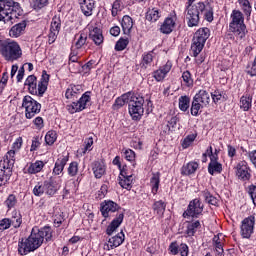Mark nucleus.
<instances>
[{"label":"nucleus","instance_id":"nucleus-63","mask_svg":"<svg viewBox=\"0 0 256 256\" xmlns=\"http://www.w3.org/2000/svg\"><path fill=\"white\" fill-rule=\"evenodd\" d=\"M41 143H42L41 137L34 136L32 138V144H31V147H30L31 153H34V151H37V149H39V147H41Z\"/></svg>","mask_w":256,"mask_h":256},{"label":"nucleus","instance_id":"nucleus-17","mask_svg":"<svg viewBox=\"0 0 256 256\" xmlns=\"http://www.w3.org/2000/svg\"><path fill=\"white\" fill-rule=\"evenodd\" d=\"M236 175L240 181H249L251 179V167L247 161L242 160L236 165Z\"/></svg>","mask_w":256,"mask_h":256},{"label":"nucleus","instance_id":"nucleus-41","mask_svg":"<svg viewBox=\"0 0 256 256\" xmlns=\"http://www.w3.org/2000/svg\"><path fill=\"white\" fill-rule=\"evenodd\" d=\"M132 95H133V92H128L118 97L115 100V103L113 105L114 109H121V107H123L125 103L129 104V102L131 101Z\"/></svg>","mask_w":256,"mask_h":256},{"label":"nucleus","instance_id":"nucleus-35","mask_svg":"<svg viewBox=\"0 0 256 256\" xmlns=\"http://www.w3.org/2000/svg\"><path fill=\"white\" fill-rule=\"evenodd\" d=\"M202 157H203V160H202L203 163H207V157H209L210 163L217 162L219 161V150L216 148L213 151V147L209 146L206 152L202 155Z\"/></svg>","mask_w":256,"mask_h":256},{"label":"nucleus","instance_id":"nucleus-19","mask_svg":"<svg viewBox=\"0 0 256 256\" xmlns=\"http://www.w3.org/2000/svg\"><path fill=\"white\" fill-rule=\"evenodd\" d=\"M171 69H173V62L168 60L164 65L160 66L159 69L152 73L153 78L158 83H160L161 81H165V77L169 75Z\"/></svg>","mask_w":256,"mask_h":256},{"label":"nucleus","instance_id":"nucleus-64","mask_svg":"<svg viewBox=\"0 0 256 256\" xmlns=\"http://www.w3.org/2000/svg\"><path fill=\"white\" fill-rule=\"evenodd\" d=\"M109 191V186L107 184H103L100 188V190L96 193V199H105V196L107 195Z\"/></svg>","mask_w":256,"mask_h":256},{"label":"nucleus","instance_id":"nucleus-6","mask_svg":"<svg viewBox=\"0 0 256 256\" xmlns=\"http://www.w3.org/2000/svg\"><path fill=\"white\" fill-rule=\"evenodd\" d=\"M0 55L9 63L19 61L23 57V49L17 41L11 39L0 40Z\"/></svg>","mask_w":256,"mask_h":256},{"label":"nucleus","instance_id":"nucleus-54","mask_svg":"<svg viewBox=\"0 0 256 256\" xmlns=\"http://www.w3.org/2000/svg\"><path fill=\"white\" fill-rule=\"evenodd\" d=\"M4 205L7 206L8 210L15 209L17 206V196L14 194L8 195L7 199L4 201Z\"/></svg>","mask_w":256,"mask_h":256},{"label":"nucleus","instance_id":"nucleus-18","mask_svg":"<svg viewBox=\"0 0 256 256\" xmlns=\"http://www.w3.org/2000/svg\"><path fill=\"white\" fill-rule=\"evenodd\" d=\"M169 255L189 256V246L186 243L173 241L168 247Z\"/></svg>","mask_w":256,"mask_h":256},{"label":"nucleus","instance_id":"nucleus-5","mask_svg":"<svg viewBox=\"0 0 256 256\" xmlns=\"http://www.w3.org/2000/svg\"><path fill=\"white\" fill-rule=\"evenodd\" d=\"M50 77L51 76L47 74V71L44 70L42 72V77L37 85V76L29 75L24 82V87L28 90L30 95L43 97V95H45V91H47V87H49Z\"/></svg>","mask_w":256,"mask_h":256},{"label":"nucleus","instance_id":"nucleus-44","mask_svg":"<svg viewBox=\"0 0 256 256\" xmlns=\"http://www.w3.org/2000/svg\"><path fill=\"white\" fill-rule=\"evenodd\" d=\"M199 229H201L200 221L196 220L189 222L187 225L186 234L188 235V237H193V235H195V233H197Z\"/></svg>","mask_w":256,"mask_h":256},{"label":"nucleus","instance_id":"nucleus-49","mask_svg":"<svg viewBox=\"0 0 256 256\" xmlns=\"http://www.w3.org/2000/svg\"><path fill=\"white\" fill-rule=\"evenodd\" d=\"M178 106L180 111H185L189 110V107H191V98L189 96H181L179 98Z\"/></svg>","mask_w":256,"mask_h":256},{"label":"nucleus","instance_id":"nucleus-32","mask_svg":"<svg viewBox=\"0 0 256 256\" xmlns=\"http://www.w3.org/2000/svg\"><path fill=\"white\" fill-rule=\"evenodd\" d=\"M87 45V33L85 32H79L74 36V48L77 49V51H81V49H85V46Z\"/></svg>","mask_w":256,"mask_h":256},{"label":"nucleus","instance_id":"nucleus-9","mask_svg":"<svg viewBox=\"0 0 256 256\" xmlns=\"http://www.w3.org/2000/svg\"><path fill=\"white\" fill-rule=\"evenodd\" d=\"M22 107L25 109L26 119H33L35 115L41 113V103L29 95L23 97Z\"/></svg>","mask_w":256,"mask_h":256},{"label":"nucleus","instance_id":"nucleus-21","mask_svg":"<svg viewBox=\"0 0 256 256\" xmlns=\"http://www.w3.org/2000/svg\"><path fill=\"white\" fill-rule=\"evenodd\" d=\"M89 39H91V41H93V43L98 47L103 45V41H105V37H103V31L97 26L89 27Z\"/></svg>","mask_w":256,"mask_h":256},{"label":"nucleus","instance_id":"nucleus-23","mask_svg":"<svg viewBox=\"0 0 256 256\" xmlns=\"http://www.w3.org/2000/svg\"><path fill=\"white\" fill-rule=\"evenodd\" d=\"M124 219H125V214L123 212H118L116 217L108 225V227L106 229V233L108 235L115 233V231H117V229H119V227H121V223H123Z\"/></svg>","mask_w":256,"mask_h":256},{"label":"nucleus","instance_id":"nucleus-40","mask_svg":"<svg viewBox=\"0 0 256 256\" xmlns=\"http://www.w3.org/2000/svg\"><path fill=\"white\" fill-rule=\"evenodd\" d=\"M121 26L124 35H130L131 30L133 29V18H131L129 15L123 16Z\"/></svg>","mask_w":256,"mask_h":256},{"label":"nucleus","instance_id":"nucleus-24","mask_svg":"<svg viewBox=\"0 0 256 256\" xmlns=\"http://www.w3.org/2000/svg\"><path fill=\"white\" fill-rule=\"evenodd\" d=\"M13 175V171L11 170V167L0 164V187H5V185L9 184V179H11V176Z\"/></svg>","mask_w":256,"mask_h":256},{"label":"nucleus","instance_id":"nucleus-8","mask_svg":"<svg viewBox=\"0 0 256 256\" xmlns=\"http://www.w3.org/2000/svg\"><path fill=\"white\" fill-rule=\"evenodd\" d=\"M143 105H145V98L132 93L130 102L128 103V111L133 121H141V117H143V114L145 113Z\"/></svg>","mask_w":256,"mask_h":256},{"label":"nucleus","instance_id":"nucleus-59","mask_svg":"<svg viewBox=\"0 0 256 256\" xmlns=\"http://www.w3.org/2000/svg\"><path fill=\"white\" fill-rule=\"evenodd\" d=\"M14 215L15 216H12V218L10 219V225L17 229L18 227H21V223H23V220L21 218V214L14 212Z\"/></svg>","mask_w":256,"mask_h":256},{"label":"nucleus","instance_id":"nucleus-28","mask_svg":"<svg viewBox=\"0 0 256 256\" xmlns=\"http://www.w3.org/2000/svg\"><path fill=\"white\" fill-rule=\"evenodd\" d=\"M212 245L217 255H223V253H225L223 249V247H225V235H223V233L215 235L212 239Z\"/></svg>","mask_w":256,"mask_h":256},{"label":"nucleus","instance_id":"nucleus-15","mask_svg":"<svg viewBox=\"0 0 256 256\" xmlns=\"http://www.w3.org/2000/svg\"><path fill=\"white\" fill-rule=\"evenodd\" d=\"M121 211V206L112 200H105L100 204V212L104 219L111 217L112 213Z\"/></svg>","mask_w":256,"mask_h":256},{"label":"nucleus","instance_id":"nucleus-29","mask_svg":"<svg viewBox=\"0 0 256 256\" xmlns=\"http://www.w3.org/2000/svg\"><path fill=\"white\" fill-rule=\"evenodd\" d=\"M45 168V162L42 160H36L35 162H31L26 165L25 173L28 175H37V173H41Z\"/></svg>","mask_w":256,"mask_h":256},{"label":"nucleus","instance_id":"nucleus-58","mask_svg":"<svg viewBox=\"0 0 256 256\" xmlns=\"http://www.w3.org/2000/svg\"><path fill=\"white\" fill-rule=\"evenodd\" d=\"M93 151V138L92 136L88 137L84 141V147L82 148V155H86L87 152Z\"/></svg>","mask_w":256,"mask_h":256},{"label":"nucleus","instance_id":"nucleus-27","mask_svg":"<svg viewBox=\"0 0 256 256\" xmlns=\"http://www.w3.org/2000/svg\"><path fill=\"white\" fill-rule=\"evenodd\" d=\"M92 171L96 179H101L107 173V164L103 160L94 161L92 163Z\"/></svg>","mask_w":256,"mask_h":256},{"label":"nucleus","instance_id":"nucleus-36","mask_svg":"<svg viewBox=\"0 0 256 256\" xmlns=\"http://www.w3.org/2000/svg\"><path fill=\"white\" fill-rule=\"evenodd\" d=\"M27 28V22L22 21L16 25H14L10 31H9V35L10 37H21V35H23V33H25V29Z\"/></svg>","mask_w":256,"mask_h":256},{"label":"nucleus","instance_id":"nucleus-61","mask_svg":"<svg viewBox=\"0 0 256 256\" xmlns=\"http://www.w3.org/2000/svg\"><path fill=\"white\" fill-rule=\"evenodd\" d=\"M129 45V39L120 38L115 45V51H125Z\"/></svg>","mask_w":256,"mask_h":256},{"label":"nucleus","instance_id":"nucleus-62","mask_svg":"<svg viewBox=\"0 0 256 256\" xmlns=\"http://www.w3.org/2000/svg\"><path fill=\"white\" fill-rule=\"evenodd\" d=\"M211 99L213 103H221L222 101H225V96L223 93H221V91L216 90L211 93Z\"/></svg>","mask_w":256,"mask_h":256},{"label":"nucleus","instance_id":"nucleus-48","mask_svg":"<svg viewBox=\"0 0 256 256\" xmlns=\"http://www.w3.org/2000/svg\"><path fill=\"white\" fill-rule=\"evenodd\" d=\"M201 109H205V106L203 104H200L194 97L192 100L190 113L193 117H199L201 115Z\"/></svg>","mask_w":256,"mask_h":256},{"label":"nucleus","instance_id":"nucleus-26","mask_svg":"<svg viewBox=\"0 0 256 256\" xmlns=\"http://www.w3.org/2000/svg\"><path fill=\"white\" fill-rule=\"evenodd\" d=\"M83 93V86L70 84L65 92L66 99H70L71 101H75Z\"/></svg>","mask_w":256,"mask_h":256},{"label":"nucleus","instance_id":"nucleus-34","mask_svg":"<svg viewBox=\"0 0 256 256\" xmlns=\"http://www.w3.org/2000/svg\"><path fill=\"white\" fill-rule=\"evenodd\" d=\"M124 241H125V233H123V231H121L116 236L109 238L107 247H109L110 249H115V248L119 247L120 245H123Z\"/></svg>","mask_w":256,"mask_h":256},{"label":"nucleus","instance_id":"nucleus-2","mask_svg":"<svg viewBox=\"0 0 256 256\" xmlns=\"http://www.w3.org/2000/svg\"><path fill=\"white\" fill-rule=\"evenodd\" d=\"M185 15L188 27H199L200 15H203L208 23L213 22V7L205 5L203 2H198L193 6L186 7Z\"/></svg>","mask_w":256,"mask_h":256},{"label":"nucleus","instance_id":"nucleus-31","mask_svg":"<svg viewBox=\"0 0 256 256\" xmlns=\"http://www.w3.org/2000/svg\"><path fill=\"white\" fill-rule=\"evenodd\" d=\"M150 188L152 195H157L159 193V187H161V173L155 172L152 173V176L150 177Z\"/></svg>","mask_w":256,"mask_h":256},{"label":"nucleus","instance_id":"nucleus-42","mask_svg":"<svg viewBox=\"0 0 256 256\" xmlns=\"http://www.w3.org/2000/svg\"><path fill=\"white\" fill-rule=\"evenodd\" d=\"M152 209L159 217H163L165 215V209H167V204L163 200H158L153 203Z\"/></svg>","mask_w":256,"mask_h":256},{"label":"nucleus","instance_id":"nucleus-55","mask_svg":"<svg viewBox=\"0 0 256 256\" xmlns=\"http://www.w3.org/2000/svg\"><path fill=\"white\" fill-rule=\"evenodd\" d=\"M202 193L206 203H209V205L217 206L219 200H217L215 196L211 195V192H209V190H204Z\"/></svg>","mask_w":256,"mask_h":256},{"label":"nucleus","instance_id":"nucleus-10","mask_svg":"<svg viewBox=\"0 0 256 256\" xmlns=\"http://www.w3.org/2000/svg\"><path fill=\"white\" fill-rule=\"evenodd\" d=\"M253 95H255V84H249L246 91L239 99V108L245 113L253 109Z\"/></svg>","mask_w":256,"mask_h":256},{"label":"nucleus","instance_id":"nucleus-33","mask_svg":"<svg viewBox=\"0 0 256 256\" xmlns=\"http://www.w3.org/2000/svg\"><path fill=\"white\" fill-rule=\"evenodd\" d=\"M194 98L204 107H209V104L211 103V94H209L207 90H199V92L195 94Z\"/></svg>","mask_w":256,"mask_h":256},{"label":"nucleus","instance_id":"nucleus-57","mask_svg":"<svg viewBox=\"0 0 256 256\" xmlns=\"http://www.w3.org/2000/svg\"><path fill=\"white\" fill-rule=\"evenodd\" d=\"M57 141V132L50 130L45 135L46 145H53Z\"/></svg>","mask_w":256,"mask_h":256},{"label":"nucleus","instance_id":"nucleus-37","mask_svg":"<svg viewBox=\"0 0 256 256\" xmlns=\"http://www.w3.org/2000/svg\"><path fill=\"white\" fill-rule=\"evenodd\" d=\"M162 12L159 8H149L146 12V20L150 23H157L161 19Z\"/></svg>","mask_w":256,"mask_h":256},{"label":"nucleus","instance_id":"nucleus-14","mask_svg":"<svg viewBox=\"0 0 256 256\" xmlns=\"http://www.w3.org/2000/svg\"><path fill=\"white\" fill-rule=\"evenodd\" d=\"M177 25V13L172 12L168 17L164 19L160 25L159 31L163 35H171V32L175 30Z\"/></svg>","mask_w":256,"mask_h":256},{"label":"nucleus","instance_id":"nucleus-22","mask_svg":"<svg viewBox=\"0 0 256 256\" xmlns=\"http://www.w3.org/2000/svg\"><path fill=\"white\" fill-rule=\"evenodd\" d=\"M81 12L85 17H91L95 11V0H78Z\"/></svg>","mask_w":256,"mask_h":256},{"label":"nucleus","instance_id":"nucleus-52","mask_svg":"<svg viewBox=\"0 0 256 256\" xmlns=\"http://www.w3.org/2000/svg\"><path fill=\"white\" fill-rule=\"evenodd\" d=\"M67 173L69 177H77L79 175V162H71L67 168Z\"/></svg>","mask_w":256,"mask_h":256},{"label":"nucleus","instance_id":"nucleus-46","mask_svg":"<svg viewBox=\"0 0 256 256\" xmlns=\"http://www.w3.org/2000/svg\"><path fill=\"white\" fill-rule=\"evenodd\" d=\"M17 153L16 150H9L4 158V162L2 163V165H6V167H10L11 169L13 168V166L15 165V154Z\"/></svg>","mask_w":256,"mask_h":256},{"label":"nucleus","instance_id":"nucleus-16","mask_svg":"<svg viewBox=\"0 0 256 256\" xmlns=\"http://www.w3.org/2000/svg\"><path fill=\"white\" fill-rule=\"evenodd\" d=\"M59 31H61V17L55 15L50 23V29L48 33V42L49 45H52L54 41H57V37L59 36Z\"/></svg>","mask_w":256,"mask_h":256},{"label":"nucleus","instance_id":"nucleus-50","mask_svg":"<svg viewBox=\"0 0 256 256\" xmlns=\"http://www.w3.org/2000/svg\"><path fill=\"white\" fill-rule=\"evenodd\" d=\"M223 171V164L219 163V161L216 162H210L208 165V173L210 175H215V173L219 174Z\"/></svg>","mask_w":256,"mask_h":256},{"label":"nucleus","instance_id":"nucleus-53","mask_svg":"<svg viewBox=\"0 0 256 256\" xmlns=\"http://www.w3.org/2000/svg\"><path fill=\"white\" fill-rule=\"evenodd\" d=\"M166 127L168 131H173L174 127H177V123L179 122V118L177 116L168 115L166 117Z\"/></svg>","mask_w":256,"mask_h":256},{"label":"nucleus","instance_id":"nucleus-12","mask_svg":"<svg viewBox=\"0 0 256 256\" xmlns=\"http://www.w3.org/2000/svg\"><path fill=\"white\" fill-rule=\"evenodd\" d=\"M255 214H252L241 221L240 235L242 239H251L253 233H255Z\"/></svg>","mask_w":256,"mask_h":256},{"label":"nucleus","instance_id":"nucleus-11","mask_svg":"<svg viewBox=\"0 0 256 256\" xmlns=\"http://www.w3.org/2000/svg\"><path fill=\"white\" fill-rule=\"evenodd\" d=\"M203 202H201V199L195 198L192 201L189 202L187 209L182 214V217L184 219H189L192 217V219H198L199 215L203 213Z\"/></svg>","mask_w":256,"mask_h":256},{"label":"nucleus","instance_id":"nucleus-60","mask_svg":"<svg viewBox=\"0 0 256 256\" xmlns=\"http://www.w3.org/2000/svg\"><path fill=\"white\" fill-rule=\"evenodd\" d=\"M182 79H183V85H185V87H193V77H191V72L189 71L183 72Z\"/></svg>","mask_w":256,"mask_h":256},{"label":"nucleus","instance_id":"nucleus-25","mask_svg":"<svg viewBox=\"0 0 256 256\" xmlns=\"http://www.w3.org/2000/svg\"><path fill=\"white\" fill-rule=\"evenodd\" d=\"M44 183L46 195H49L50 197H53V195H55V193H57V190L60 189L61 187V185L59 184V180L53 177H51L48 180H45Z\"/></svg>","mask_w":256,"mask_h":256},{"label":"nucleus","instance_id":"nucleus-7","mask_svg":"<svg viewBox=\"0 0 256 256\" xmlns=\"http://www.w3.org/2000/svg\"><path fill=\"white\" fill-rule=\"evenodd\" d=\"M229 31L237 37V39H245L247 36V25H245V15L240 10H233L230 15Z\"/></svg>","mask_w":256,"mask_h":256},{"label":"nucleus","instance_id":"nucleus-3","mask_svg":"<svg viewBox=\"0 0 256 256\" xmlns=\"http://www.w3.org/2000/svg\"><path fill=\"white\" fill-rule=\"evenodd\" d=\"M209 37H211V30L207 27L200 28L194 33L190 48V55L191 57H195L197 65H201V63L205 61V58L203 56L199 57V55L201 54V51H203L205 43H207V39H209Z\"/></svg>","mask_w":256,"mask_h":256},{"label":"nucleus","instance_id":"nucleus-4","mask_svg":"<svg viewBox=\"0 0 256 256\" xmlns=\"http://www.w3.org/2000/svg\"><path fill=\"white\" fill-rule=\"evenodd\" d=\"M23 15V8L19 2L13 0H0V21L4 23H17Z\"/></svg>","mask_w":256,"mask_h":256},{"label":"nucleus","instance_id":"nucleus-13","mask_svg":"<svg viewBox=\"0 0 256 256\" xmlns=\"http://www.w3.org/2000/svg\"><path fill=\"white\" fill-rule=\"evenodd\" d=\"M89 101H91V92L88 91L85 92L77 102H72L67 105L66 109L72 115L73 113H79V111H83V109L87 108V103H89Z\"/></svg>","mask_w":256,"mask_h":256},{"label":"nucleus","instance_id":"nucleus-30","mask_svg":"<svg viewBox=\"0 0 256 256\" xmlns=\"http://www.w3.org/2000/svg\"><path fill=\"white\" fill-rule=\"evenodd\" d=\"M197 169H199V162L190 161L181 167L180 173L181 175L189 177L190 175H195V173H197Z\"/></svg>","mask_w":256,"mask_h":256},{"label":"nucleus","instance_id":"nucleus-43","mask_svg":"<svg viewBox=\"0 0 256 256\" xmlns=\"http://www.w3.org/2000/svg\"><path fill=\"white\" fill-rule=\"evenodd\" d=\"M118 183L122 189L131 191L133 187V176L118 177Z\"/></svg>","mask_w":256,"mask_h":256},{"label":"nucleus","instance_id":"nucleus-20","mask_svg":"<svg viewBox=\"0 0 256 256\" xmlns=\"http://www.w3.org/2000/svg\"><path fill=\"white\" fill-rule=\"evenodd\" d=\"M69 163V152L60 154L54 164L53 175H61L65 171V165Z\"/></svg>","mask_w":256,"mask_h":256},{"label":"nucleus","instance_id":"nucleus-56","mask_svg":"<svg viewBox=\"0 0 256 256\" xmlns=\"http://www.w3.org/2000/svg\"><path fill=\"white\" fill-rule=\"evenodd\" d=\"M44 193H46L45 182H38L33 188V195L35 197H41Z\"/></svg>","mask_w":256,"mask_h":256},{"label":"nucleus","instance_id":"nucleus-47","mask_svg":"<svg viewBox=\"0 0 256 256\" xmlns=\"http://www.w3.org/2000/svg\"><path fill=\"white\" fill-rule=\"evenodd\" d=\"M153 59H155V52L150 51L144 53L142 56L141 66L143 69H147V67H151V63H153Z\"/></svg>","mask_w":256,"mask_h":256},{"label":"nucleus","instance_id":"nucleus-45","mask_svg":"<svg viewBox=\"0 0 256 256\" xmlns=\"http://www.w3.org/2000/svg\"><path fill=\"white\" fill-rule=\"evenodd\" d=\"M238 3L244 15L247 17V19H250L251 13L253 11V7H251V2H249V0H238Z\"/></svg>","mask_w":256,"mask_h":256},{"label":"nucleus","instance_id":"nucleus-39","mask_svg":"<svg viewBox=\"0 0 256 256\" xmlns=\"http://www.w3.org/2000/svg\"><path fill=\"white\" fill-rule=\"evenodd\" d=\"M79 55V56H77ZM81 55L83 54H79V52L72 51L69 57V68L73 69L74 67H76V69L74 70V73H78V71H81V64L78 63L79 61V57H81Z\"/></svg>","mask_w":256,"mask_h":256},{"label":"nucleus","instance_id":"nucleus-38","mask_svg":"<svg viewBox=\"0 0 256 256\" xmlns=\"http://www.w3.org/2000/svg\"><path fill=\"white\" fill-rule=\"evenodd\" d=\"M122 155H123L124 159H126V161H129V163H132V167L137 166V160H136L137 154L135 153V151H133L130 148H123Z\"/></svg>","mask_w":256,"mask_h":256},{"label":"nucleus","instance_id":"nucleus-51","mask_svg":"<svg viewBox=\"0 0 256 256\" xmlns=\"http://www.w3.org/2000/svg\"><path fill=\"white\" fill-rule=\"evenodd\" d=\"M195 139H197V132L188 134L181 143L182 149H189V147L193 145Z\"/></svg>","mask_w":256,"mask_h":256},{"label":"nucleus","instance_id":"nucleus-1","mask_svg":"<svg viewBox=\"0 0 256 256\" xmlns=\"http://www.w3.org/2000/svg\"><path fill=\"white\" fill-rule=\"evenodd\" d=\"M51 239H53L51 227L33 228L28 238L18 242V253L19 255H27V253L37 251L44 241H51Z\"/></svg>","mask_w":256,"mask_h":256}]
</instances>
